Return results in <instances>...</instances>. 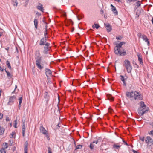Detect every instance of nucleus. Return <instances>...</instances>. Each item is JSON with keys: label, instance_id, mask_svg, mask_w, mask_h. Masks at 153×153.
<instances>
[{"label": "nucleus", "instance_id": "f257e3e1", "mask_svg": "<svg viewBox=\"0 0 153 153\" xmlns=\"http://www.w3.org/2000/svg\"><path fill=\"white\" fill-rule=\"evenodd\" d=\"M122 46L120 43L116 44V46L114 48V52L117 55L121 56L126 55V51L124 49H121Z\"/></svg>", "mask_w": 153, "mask_h": 153}, {"label": "nucleus", "instance_id": "f03ea898", "mask_svg": "<svg viewBox=\"0 0 153 153\" xmlns=\"http://www.w3.org/2000/svg\"><path fill=\"white\" fill-rule=\"evenodd\" d=\"M126 94L128 97L131 98V100H142L141 95L139 92L136 91L134 92L132 91L130 92H127Z\"/></svg>", "mask_w": 153, "mask_h": 153}, {"label": "nucleus", "instance_id": "7ed1b4c3", "mask_svg": "<svg viewBox=\"0 0 153 153\" xmlns=\"http://www.w3.org/2000/svg\"><path fill=\"white\" fill-rule=\"evenodd\" d=\"M149 110V108L146 107L143 101L140 102V107L138 109V112L139 115L141 116L146 113Z\"/></svg>", "mask_w": 153, "mask_h": 153}, {"label": "nucleus", "instance_id": "20e7f679", "mask_svg": "<svg viewBox=\"0 0 153 153\" xmlns=\"http://www.w3.org/2000/svg\"><path fill=\"white\" fill-rule=\"evenodd\" d=\"M40 53L39 52L38 53L36 54L35 59H36V64L38 68L41 70L44 68L43 65L41 64L42 57L39 56Z\"/></svg>", "mask_w": 153, "mask_h": 153}, {"label": "nucleus", "instance_id": "39448f33", "mask_svg": "<svg viewBox=\"0 0 153 153\" xmlns=\"http://www.w3.org/2000/svg\"><path fill=\"white\" fill-rule=\"evenodd\" d=\"M123 65L126 68L128 73H130L131 72L132 67L130 62L128 60V59L125 60Z\"/></svg>", "mask_w": 153, "mask_h": 153}, {"label": "nucleus", "instance_id": "423d86ee", "mask_svg": "<svg viewBox=\"0 0 153 153\" xmlns=\"http://www.w3.org/2000/svg\"><path fill=\"white\" fill-rule=\"evenodd\" d=\"M145 141L148 146H153V140L150 137L147 136L146 137Z\"/></svg>", "mask_w": 153, "mask_h": 153}, {"label": "nucleus", "instance_id": "0eeeda50", "mask_svg": "<svg viewBox=\"0 0 153 153\" xmlns=\"http://www.w3.org/2000/svg\"><path fill=\"white\" fill-rule=\"evenodd\" d=\"M16 97L15 96H12L10 97H9V102L7 104L9 105H11L13 104L15 100Z\"/></svg>", "mask_w": 153, "mask_h": 153}, {"label": "nucleus", "instance_id": "6e6552de", "mask_svg": "<svg viewBox=\"0 0 153 153\" xmlns=\"http://www.w3.org/2000/svg\"><path fill=\"white\" fill-rule=\"evenodd\" d=\"M48 38L43 37L41 39L39 43V45L40 46L44 45L45 43H47L46 42Z\"/></svg>", "mask_w": 153, "mask_h": 153}, {"label": "nucleus", "instance_id": "1a4fd4ad", "mask_svg": "<svg viewBox=\"0 0 153 153\" xmlns=\"http://www.w3.org/2000/svg\"><path fill=\"white\" fill-rule=\"evenodd\" d=\"M104 25L105 26V27L106 28L108 32H110L111 30V26L109 23H104Z\"/></svg>", "mask_w": 153, "mask_h": 153}, {"label": "nucleus", "instance_id": "9d476101", "mask_svg": "<svg viewBox=\"0 0 153 153\" xmlns=\"http://www.w3.org/2000/svg\"><path fill=\"white\" fill-rule=\"evenodd\" d=\"M40 132L44 135H45L46 134H48L47 131L46 130L43 126H41L40 127Z\"/></svg>", "mask_w": 153, "mask_h": 153}, {"label": "nucleus", "instance_id": "9b49d317", "mask_svg": "<svg viewBox=\"0 0 153 153\" xmlns=\"http://www.w3.org/2000/svg\"><path fill=\"white\" fill-rule=\"evenodd\" d=\"M142 38L143 40L145 41L146 42H147L148 45H149V39L147 38V36L146 35H142Z\"/></svg>", "mask_w": 153, "mask_h": 153}, {"label": "nucleus", "instance_id": "f8f14e48", "mask_svg": "<svg viewBox=\"0 0 153 153\" xmlns=\"http://www.w3.org/2000/svg\"><path fill=\"white\" fill-rule=\"evenodd\" d=\"M45 71L46 75L47 77L51 76L52 75V72L50 69L48 68H46Z\"/></svg>", "mask_w": 153, "mask_h": 153}, {"label": "nucleus", "instance_id": "ddd939ff", "mask_svg": "<svg viewBox=\"0 0 153 153\" xmlns=\"http://www.w3.org/2000/svg\"><path fill=\"white\" fill-rule=\"evenodd\" d=\"M37 9L40 10L42 12H44V9L43 6V5L41 3H39L38 5L37 6Z\"/></svg>", "mask_w": 153, "mask_h": 153}, {"label": "nucleus", "instance_id": "4468645a", "mask_svg": "<svg viewBox=\"0 0 153 153\" xmlns=\"http://www.w3.org/2000/svg\"><path fill=\"white\" fill-rule=\"evenodd\" d=\"M100 140L98 139L97 141H94L92 143H91L89 146V147L91 150H93L94 149V143H95L96 144H97L98 142Z\"/></svg>", "mask_w": 153, "mask_h": 153}, {"label": "nucleus", "instance_id": "2eb2a0df", "mask_svg": "<svg viewBox=\"0 0 153 153\" xmlns=\"http://www.w3.org/2000/svg\"><path fill=\"white\" fill-rule=\"evenodd\" d=\"M137 56L138 57V61L141 64H143V62L142 60V56L140 54L138 53H137Z\"/></svg>", "mask_w": 153, "mask_h": 153}, {"label": "nucleus", "instance_id": "dca6fc26", "mask_svg": "<svg viewBox=\"0 0 153 153\" xmlns=\"http://www.w3.org/2000/svg\"><path fill=\"white\" fill-rule=\"evenodd\" d=\"M24 145L25 146V148H24V151L25 153H27V150H28V143L27 141H26Z\"/></svg>", "mask_w": 153, "mask_h": 153}, {"label": "nucleus", "instance_id": "f3484780", "mask_svg": "<svg viewBox=\"0 0 153 153\" xmlns=\"http://www.w3.org/2000/svg\"><path fill=\"white\" fill-rule=\"evenodd\" d=\"M44 45H45L44 47V49L49 50V46L50 45V44L48 42L46 43Z\"/></svg>", "mask_w": 153, "mask_h": 153}, {"label": "nucleus", "instance_id": "a211bd4d", "mask_svg": "<svg viewBox=\"0 0 153 153\" xmlns=\"http://www.w3.org/2000/svg\"><path fill=\"white\" fill-rule=\"evenodd\" d=\"M34 23L35 28L37 29V26L38 24V20L37 19H34Z\"/></svg>", "mask_w": 153, "mask_h": 153}, {"label": "nucleus", "instance_id": "6ab92c4d", "mask_svg": "<svg viewBox=\"0 0 153 153\" xmlns=\"http://www.w3.org/2000/svg\"><path fill=\"white\" fill-rule=\"evenodd\" d=\"M47 25L45 26V29L44 31V37L45 38H48V36H47V35L48 34V33H47Z\"/></svg>", "mask_w": 153, "mask_h": 153}, {"label": "nucleus", "instance_id": "aec40b11", "mask_svg": "<svg viewBox=\"0 0 153 153\" xmlns=\"http://www.w3.org/2000/svg\"><path fill=\"white\" fill-rule=\"evenodd\" d=\"M4 129L3 128L0 127V135H2L4 132Z\"/></svg>", "mask_w": 153, "mask_h": 153}, {"label": "nucleus", "instance_id": "412c9836", "mask_svg": "<svg viewBox=\"0 0 153 153\" xmlns=\"http://www.w3.org/2000/svg\"><path fill=\"white\" fill-rule=\"evenodd\" d=\"M121 77L120 79L123 82L124 85H126V83L125 81L124 78V76L122 75H120Z\"/></svg>", "mask_w": 153, "mask_h": 153}, {"label": "nucleus", "instance_id": "4be33fe9", "mask_svg": "<svg viewBox=\"0 0 153 153\" xmlns=\"http://www.w3.org/2000/svg\"><path fill=\"white\" fill-rule=\"evenodd\" d=\"M107 97L108 100H114V98L112 97L111 95L110 94L107 95Z\"/></svg>", "mask_w": 153, "mask_h": 153}, {"label": "nucleus", "instance_id": "5701e85b", "mask_svg": "<svg viewBox=\"0 0 153 153\" xmlns=\"http://www.w3.org/2000/svg\"><path fill=\"white\" fill-rule=\"evenodd\" d=\"M22 97H19V108H20L21 107V103L22 102Z\"/></svg>", "mask_w": 153, "mask_h": 153}, {"label": "nucleus", "instance_id": "b1692460", "mask_svg": "<svg viewBox=\"0 0 153 153\" xmlns=\"http://www.w3.org/2000/svg\"><path fill=\"white\" fill-rule=\"evenodd\" d=\"M94 25H93L92 26V27L93 28H96V29H98L100 27V26L98 24H95Z\"/></svg>", "mask_w": 153, "mask_h": 153}, {"label": "nucleus", "instance_id": "393cba45", "mask_svg": "<svg viewBox=\"0 0 153 153\" xmlns=\"http://www.w3.org/2000/svg\"><path fill=\"white\" fill-rule=\"evenodd\" d=\"M114 148H116L117 149H119L120 148V146L119 145H117L116 144H114L113 146Z\"/></svg>", "mask_w": 153, "mask_h": 153}, {"label": "nucleus", "instance_id": "a878e982", "mask_svg": "<svg viewBox=\"0 0 153 153\" xmlns=\"http://www.w3.org/2000/svg\"><path fill=\"white\" fill-rule=\"evenodd\" d=\"M10 62L8 61H6V65L7 67L10 69H11V67L10 65Z\"/></svg>", "mask_w": 153, "mask_h": 153}, {"label": "nucleus", "instance_id": "bb28decb", "mask_svg": "<svg viewBox=\"0 0 153 153\" xmlns=\"http://www.w3.org/2000/svg\"><path fill=\"white\" fill-rule=\"evenodd\" d=\"M82 147V145H79L77 146L76 147L75 150H77L78 149H81Z\"/></svg>", "mask_w": 153, "mask_h": 153}, {"label": "nucleus", "instance_id": "cd10ccee", "mask_svg": "<svg viewBox=\"0 0 153 153\" xmlns=\"http://www.w3.org/2000/svg\"><path fill=\"white\" fill-rule=\"evenodd\" d=\"M25 120H22V122H23L22 128H25Z\"/></svg>", "mask_w": 153, "mask_h": 153}, {"label": "nucleus", "instance_id": "c85d7f7f", "mask_svg": "<svg viewBox=\"0 0 153 153\" xmlns=\"http://www.w3.org/2000/svg\"><path fill=\"white\" fill-rule=\"evenodd\" d=\"M15 134V132H12L11 134L10 135V138H13Z\"/></svg>", "mask_w": 153, "mask_h": 153}, {"label": "nucleus", "instance_id": "c756f323", "mask_svg": "<svg viewBox=\"0 0 153 153\" xmlns=\"http://www.w3.org/2000/svg\"><path fill=\"white\" fill-rule=\"evenodd\" d=\"M0 151L1 153H6V151L4 148H2L1 149Z\"/></svg>", "mask_w": 153, "mask_h": 153}, {"label": "nucleus", "instance_id": "7c9ffc66", "mask_svg": "<svg viewBox=\"0 0 153 153\" xmlns=\"http://www.w3.org/2000/svg\"><path fill=\"white\" fill-rule=\"evenodd\" d=\"M112 11L114 13L115 15H118V12L117 11L116 9H115L113 11Z\"/></svg>", "mask_w": 153, "mask_h": 153}, {"label": "nucleus", "instance_id": "2f4dec72", "mask_svg": "<svg viewBox=\"0 0 153 153\" xmlns=\"http://www.w3.org/2000/svg\"><path fill=\"white\" fill-rule=\"evenodd\" d=\"M5 71L6 72L7 74V76L8 77H10V76L11 74L10 72L7 71L6 69L5 70Z\"/></svg>", "mask_w": 153, "mask_h": 153}, {"label": "nucleus", "instance_id": "473e14b6", "mask_svg": "<svg viewBox=\"0 0 153 153\" xmlns=\"http://www.w3.org/2000/svg\"><path fill=\"white\" fill-rule=\"evenodd\" d=\"M25 128H22V135L23 137L25 136Z\"/></svg>", "mask_w": 153, "mask_h": 153}, {"label": "nucleus", "instance_id": "72a5a7b5", "mask_svg": "<svg viewBox=\"0 0 153 153\" xmlns=\"http://www.w3.org/2000/svg\"><path fill=\"white\" fill-rule=\"evenodd\" d=\"M52 150L50 147H48V153H52Z\"/></svg>", "mask_w": 153, "mask_h": 153}, {"label": "nucleus", "instance_id": "f704fd0d", "mask_svg": "<svg viewBox=\"0 0 153 153\" xmlns=\"http://www.w3.org/2000/svg\"><path fill=\"white\" fill-rule=\"evenodd\" d=\"M137 7H138L140 6L141 4H140V1H138L137 2Z\"/></svg>", "mask_w": 153, "mask_h": 153}, {"label": "nucleus", "instance_id": "c9c22d12", "mask_svg": "<svg viewBox=\"0 0 153 153\" xmlns=\"http://www.w3.org/2000/svg\"><path fill=\"white\" fill-rule=\"evenodd\" d=\"M3 145L4 148L7 149V148L8 146L7 145V143H4Z\"/></svg>", "mask_w": 153, "mask_h": 153}, {"label": "nucleus", "instance_id": "e433bc0d", "mask_svg": "<svg viewBox=\"0 0 153 153\" xmlns=\"http://www.w3.org/2000/svg\"><path fill=\"white\" fill-rule=\"evenodd\" d=\"M17 124V120H16L15 121V123H14V127L16 128H17L16 125Z\"/></svg>", "mask_w": 153, "mask_h": 153}, {"label": "nucleus", "instance_id": "4c0bfd02", "mask_svg": "<svg viewBox=\"0 0 153 153\" xmlns=\"http://www.w3.org/2000/svg\"><path fill=\"white\" fill-rule=\"evenodd\" d=\"M122 38V37L120 36H117L116 37V39L117 40H120Z\"/></svg>", "mask_w": 153, "mask_h": 153}, {"label": "nucleus", "instance_id": "58836bf2", "mask_svg": "<svg viewBox=\"0 0 153 153\" xmlns=\"http://www.w3.org/2000/svg\"><path fill=\"white\" fill-rule=\"evenodd\" d=\"M48 50H46V49H44L43 51V53L45 54H47L48 53Z\"/></svg>", "mask_w": 153, "mask_h": 153}, {"label": "nucleus", "instance_id": "ea45409f", "mask_svg": "<svg viewBox=\"0 0 153 153\" xmlns=\"http://www.w3.org/2000/svg\"><path fill=\"white\" fill-rule=\"evenodd\" d=\"M149 134L150 135H152V136H153V130L150 131H149Z\"/></svg>", "mask_w": 153, "mask_h": 153}, {"label": "nucleus", "instance_id": "a19ab883", "mask_svg": "<svg viewBox=\"0 0 153 153\" xmlns=\"http://www.w3.org/2000/svg\"><path fill=\"white\" fill-rule=\"evenodd\" d=\"M140 14L138 13V12L137 11L136 14V18H138Z\"/></svg>", "mask_w": 153, "mask_h": 153}, {"label": "nucleus", "instance_id": "79ce46f5", "mask_svg": "<svg viewBox=\"0 0 153 153\" xmlns=\"http://www.w3.org/2000/svg\"><path fill=\"white\" fill-rule=\"evenodd\" d=\"M140 139L142 141H144V137H140Z\"/></svg>", "mask_w": 153, "mask_h": 153}, {"label": "nucleus", "instance_id": "37998d69", "mask_svg": "<svg viewBox=\"0 0 153 153\" xmlns=\"http://www.w3.org/2000/svg\"><path fill=\"white\" fill-rule=\"evenodd\" d=\"M48 134H45V135L46 137H47V140H50V138Z\"/></svg>", "mask_w": 153, "mask_h": 153}, {"label": "nucleus", "instance_id": "c03bdc74", "mask_svg": "<svg viewBox=\"0 0 153 153\" xmlns=\"http://www.w3.org/2000/svg\"><path fill=\"white\" fill-rule=\"evenodd\" d=\"M3 117V115L1 113H0V120Z\"/></svg>", "mask_w": 153, "mask_h": 153}, {"label": "nucleus", "instance_id": "a18cd8bd", "mask_svg": "<svg viewBox=\"0 0 153 153\" xmlns=\"http://www.w3.org/2000/svg\"><path fill=\"white\" fill-rule=\"evenodd\" d=\"M18 4V3L17 2V1H16V2H15L13 4V5L14 6H16V7L17 6Z\"/></svg>", "mask_w": 153, "mask_h": 153}, {"label": "nucleus", "instance_id": "49530a36", "mask_svg": "<svg viewBox=\"0 0 153 153\" xmlns=\"http://www.w3.org/2000/svg\"><path fill=\"white\" fill-rule=\"evenodd\" d=\"M108 111L109 112L111 113L113 111V110L110 108H108Z\"/></svg>", "mask_w": 153, "mask_h": 153}, {"label": "nucleus", "instance_id": "de8ad7c7", "mask_svg": "<svg viewBox=\"0 0 153 153\" xmlns=\"http://www.w3.org/2000/svg\"><path fill=\"white\" fill-rule=\"evenodd\" d=\"M142 35L141 34V33H138V36L139 38H142Z\"/></svg>", "mask_w": 153, "mask_h": 153}, {"label": "nucleus", "instance_id": "09e8293b", "mask_svg": "<svg viewBox=\"0 0 153 153\" xmlns=\"http://www.w3.org/2000/svg\"><path fill=\"white\" fill-rule=\"evenodd\" d=\"M111 9H112V11H114V10L115 9H116V8L115 7L113 6V7L111 8Z\"/></svg>", "mask_w": 153, "mask_h": 153}, {"label": "nucleus", "instance_id": "8fccbe9b", "mask_svg": "<svg viewBox=\"0 0 153 153\" xmlns=\"http://www.w3.org/2000/svg\"><path fill=\"white\" fill-rule=\"evenodd\" d=\"M120 44H121V45L122 46L124 44H125V42H121L120 43Z\"/></svg>", "mask_w": 153, "mask_h": 153}, {"label": "nucleus", "instance_id": "3c124183", "mask_svg": "<svg viewBox=\"0 0 153 153\" xmlns=\"http://www.w3.org/2000/svg\"><path fill=\"white\" fill-rule=\"evenodd\" d=\"M6 120L7 121H8L10 120V119L8 117H6Z\"/></svg>", "mask_w": 153, "mask_h": 153}, {"label": "nucleus", "instance_id": "603ef678", "mask_svg": "<svg viewBox=\"0 0 153 153\" xmlns=\"http://www.w3.org/2000/svg\"><path fill=\"white\" fill-rule=\"evenodd\" d=\"M4 69L0 66V70L2 71H3Z\"/></svg>", "mask_w": 153, "mask_h": 153}, {"label": "nucleus", "instance_id": "864d4df0", "mask_svg": "<svg viewBox=\"0 0 153 153\" xmlns=\"http://www.w3.org/2000/svg\"><path fill=\"white\" fill-rule=\"evenodd\" d=\"M48 94V93L46 92H45V95H46V98H47Z\"/></svg>", "mask_w": 153, "mask_h": 153}, {"label": "nucleus", "instance_id": "5fc2aeb1", "mask_svg": "<svg viewBox=\"0 0 153 153\" xmlns=\"http://www.w3.org/2000/svg\"><path fill=\"white\" fill-rule=\"evenodd\" d=\"M59 125H60V123H58V124L57 125V126H58V127L57 128H58L60 127Z\"/></svg>", "mask_w": 153, "mask_h": 153}, {"label": "nucleus", "instance_id": "6e6d98bb", "mask_svg": "<svg viewBox=\"0 0 153 153\" xmlns=\"http://www.w3.org/2000/svg\"><path fill=\"white\" fill-rule=\"evenodd\" d=\"M124 143L125 144V145H126L127 146H128V144H127V143L125 141L124 142Z\"/></svg>", "mask_w": 153, "mask_h": 153}, {"label": "nucleus", "instance_id": "4d7b16f0", "mask_svg": "<svg viewBox=\"0 0 153 153\" xmlns=\"http://www.w3.org/2000/svg\"><path fill=\"white\" fill-rule=\"evenodd\" d=\"M101 14H102L104 13V11L102 10H101Z\"/></svg>", "mask_w": 153, "mask_h": 153}, {"label": "nucleus", "instance_id": "13d9d810", "mask_svg": "<svg viewBox=\"0 0 153 153\" xmlns=\"http://www.w3.org/2000/svg\"><path fill=\"white\" fill-rule=\"evenodd\" d=\"M36 14H38V15H41V14L39 13L38 12H37V13H36Z\"/></svg>", "mask_w": 153, "mask_h": 153}, {"label": "nucleus", "instance_id": "bf43d9fd", "mask_svg": "<svg viewBox=\"0 0 153 153\" xmlns=\"http://www.w3.org/2000/svg\"><path fill=\"white\" fill-rule=\"evenodd\" d=\"M5 49L6 50L8 51L9 49V48L7 47Z\"/></svg>", "mask_w": 153, "mask_h": 153}, {"label": "nucleus", "instance_id": "052dcab7", "mask_svg": "<svg viewBox=\"0 0 153 153\" xmlns=\"http://www.w3.org/2000/svg\"><path fill=\"white\" fill-rule=\"evenodd\" d=\"M151 125L152 126V128H153V123H152L151 124Z\"/></svg>", "mask_w": 153, "mask_h": 153}, {"label": "nucleus", "instance_id": "680f3d73", "mask_svg": "<svg viewBox=\"0 0 153 153\" xmlns=\"http://www.w3.org/2000/svg\"><path fill=\"white\" fill-rule=\"evenodd\" d=\"M12 143H11V142H10V146H12Z\"/></svg>", "mask_w": 153, "mask_h": 153}, {"label": "nucleus", "instance_id": "e2e57ef3", "mask_svg": "<svg viewBox=\"0 0 153 153\" xmlns=\"http://www.w3.org/2000/svg\"><path fill=\"white\" fill-rule=\"evenodd\" d=\"M152 23L153 25V17H152Z\"/></svg>", "mask_w": 153, "mask_h": 153}, {"label": "nucleus", "instance_id": "0e129e2a", "mask_svg": "<svg viewBox=\"0 0 153 153\" xmlns=\"http://www.w3.org/2000/svg\"><path fill=\"white\" fill-rule=\"evenodd\" d=\"M115 1H117V2H119L120 1V0H114Z\"/></svg>", "mask_w": 153, "mask_h": 153}, {"label": "nucleus", "instance_id": "69168bd1", "mask_svg": "<svg viewBox=\"0 0 153 153\" xmlns=\"http://www.w3.org/2000/svg\"><path fill=\"white\" fill-rule=\"evenodd\" d=\"M48 77H47V79L48 80H49L50 79V78L48 77Z\"/></svg>", "mask_w": 153, "mask_h": 153}, {"label": "nucleus", "instance_id": "338daca9", "mask_svg": "<svg viewBox=\"0 0 153 153\" xmlns=\"http://www.w3.org/2000/svg\"><path fill=\"white\" fill-rule=\"evenodd\" d=\"M77 19L78 20H80V19H79V18L78 17H77Z\"/></svg>", "mask_w": 153, "mask_h": 153}, {"label": "nucleus", "instance_id": "774afa93", "mask_svg": "<svg viewBox=\"0 0 153 153\" xmlns=\"http://www.w3.org/2000/svg\"><path fill=\"white\" fill-rule=\"evenodd\" d=\"M111 7H113V6H113L112 4H111Z\"/></svg>", "mask_w": 153, "mask_h": 153}]
</instances>
